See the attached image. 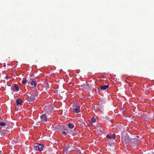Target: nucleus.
<instances>
[{"label": "nucleus", "mask_w": 154, "mask_h": 154, "mask_svg": "<svg viewBox=\"0 0 154 154\" xmlns=\"http://www.w3.org/2000/svg\"><path fill=\"white\" fill-rule=\"evenodd\" d=\"M9 132V131L7 130L4 129L1 131H0V133L2 136H5L6 134H8Z\"/></svg>", "instance_id": "nucleus-7"}, {"label": "nucleus", "mask_w": 154, "mask_h": 154, "mask_svg": "<svg viewBox=\"0 0 154 154\" xmlns=\"http://www.w3.org/2000/svg\"><path fill=\"white\" fill-rule=\"evenodd\" d=\"M6 125V124L4 122H0V125L2 126H5Z\"/></svg>", "instance_id": "nucleus-18"}, {"label": "nucleus", "mask_w": 154, "mask_h": 154, "mask_svg": "<svg viewBox=\"0 0 154 154\" xmlns=\"http://www.w3.org/2000/svg\"><path fill=\"white\" fill-rule=\"evenodd\" d=\"M80 106L77 103H75L73 104L72 106L73 111L76 113H78L80 111Z\"/></svg>", "instance_id": "nucleus-4"}, {"label": "nucleus", "mask_w": 154, "mask_h": 154, "mask_svg": "<svg viewBox=\"0 0 154 154\" xmlns=\"http://www.w3.org/2000/svg\"><path fill=\"white\" fill-rule=\"evenodd\" d=\"M66 127H63V128L64 129H65V130H66Z\"/></svg>", "instance_id": "nucleus-23"}, {"label": "nucleus", "mask_w": 154, "mask_h": 154, "mask_svg": "<svg viewBox=\"0 0 154 154\" xmlns=\"http://www.w3.org/2000/svg\"><path fill=\"white\" fill-rule=\"evenodd\" d=\"M90 123L95 122H96V119L94 117L92 118L90 120Z\"/></svg>", "instance_id": "nucleus-16"}, {"label": "nucleus", "mask_w": 154, "mask_h": 154, "mask_svg": "<svg viewBox=\"0 0 154 154\" xmlns=\"http://www.w3.org/2000/svg\"><path fill=\"white\" fill-rule=\"evenodd\" d=\"M67 126L70 129H73L74 127V125L72 123L68 124Z\"/></svg>", "instance_id": "nucleus-15"}, {"label": "nucleus", "mask_w": 154, "mask_h": 154, "mask_svg": "<svg viewBox=\"0 0 154 154\" xmlns=\"http://www.w3.org/2000/svg\"><path fill=\"white\" fill-rule=\"evenodd\" d=\"M26 80L25 78H23L22 81V83L24 85L26 84Z\"/></svg>", "instance_id": "nucleus-17"}, {"label": "nucleus", "mask_w": 154, "mask_h": 154, "mask_svg": "<svg viewBox=\"0 0 154 154\" xmlns=\"http://www.w3.org/2000/svg\"><path fill=\"white\" fill-rule=\"evenodd\" d=\"M13 89L14 91L15 90L17 91H18L19 90V88L17 84L14 85Z\"/></svg>", "instance_id": "nucleus-14"}, {"label": "nucleus", "mask_w": 154, "mask_h": 154, "mask_svg": "<svg viewBox=\"0 0 154 154\" xmlns=\"http://www.w3.org/2000/svg\"><path fill=\"white\" fill-rule=\"evenodd\" d=\"M5 79H6L8 80V77H7V76H6L5 77Z\"/></svg>", "instance_id": "nucleus-21"}, {"label": "nucleus", "mask_w": 154, "mask_h": 154, "mask_svg": "<svg viewBox=\"0 0 154 154\" xmlns=\"http://www.w3.org/2000/svg\"><path fill=\"white\" fill-rule=\"evenodd\" d=\"M67 132H67H66V131H63V132H62V134H63L64 136H65V135H66V132Z\"/></svg>", "instance_id": "nucleus-19"}, {"label": "nucleus", "mask_w": 154, "mask_h": 154, "mask_svg": "<svg viewBox=\"0 0 154 154\" xmlns=\"http://www.w3.org/2000/svg\"><path fill=\"white\" fill-rule=\"evenodd\" d=\"M131 139L128 134L125 131H123L121 135L122 141L127 145L130 144Z\"/></svg>", "instance_id": "nucleus-1"}, {"label": "nucleus", "mask_w": 154, "mask_h": 154, "mask_svg": "<svg viewBox=\"0 0 154 154\" xmlns=\"http://www.w3.org/2000/svg\"><path fill=\"white\" fill-rule=\"evenodd\" d=\"M31 96L27 98V100L29 102V103H32L34 101L35 99V97L38 96V94L36 91H31L30 92Z\"/></svg>", "instance_id": "nucleus-3"}, {"label": "nucleus", "mask_w": 154, "mask_h": 154, "mask_svg": "<svg viewBox=\"0 0 154 154\" xmlns=\"http://www.w3.org/2000/svg\"><path fill=\"white\" fill-rule=\"evenodd\" d=\"M22 100L20 99H18L16 101L17 105H21L22 103Z\"/></svg>", "instance_id": "nucleus-13"}, {"label": "nucleus", "mask_w": 154, "mask_h": 154, "mask_svg": "<svg viewBox=\"0 0 154 154\" xmlns=\"http://www.w3.org/2000/svg\"><path fill=\"white\" fill-rule=\"evenodd\" d=\"M142 119L143 121L147 122L148 120V118L147 116L144 114L142 115Z\"/></svg>", "instance_id": "nucleus-11"}, {"label": "nucleus", "mask_w": 154, "mask_h": 154, "mask_svg": "<svg viewBox=\"0 0 154 154\" xmlns=\"http://www.w3.org/2000/svg\"><path fill=\"white\" fill-rule=\"evenodd\" d=\"M3 66L4 67L6 66V64H5V63L4 64V65Z\"/></svg>", "instance_id": "nucleus-22"}, {"label": "nucleus", "mask_w": 154, "mask_h": 154, "mask_svg": "<svg viewBox=\"0 0 154 154\" xmlns=\"http://www.w3.org/2000/svg\"><path fill=\"white\" fill-rule=\"evenodd\" d=\"M106 137L109 139H114L116 137V134H110L106 136Z\"/></svg>", "instance_id": "nucleus-10"}, {"label": "nucleus", "mask_w": 154, "mask_h": 154, "mask_svg": "<svg viewBox=\"0 0 154 154\" xmlns=\"http://www.w3.org/2000/svg\"><path fill=\"white\" fill-rule=\"evenodd\" d=\"M43 145L40 144H38L36 145L35 146L34 148L35 149L39 151L43 150Z\"/></svg>", "instance_id": "nucleus-5"}, {"label": "nucleus", "mask_w": 154, "mask_h": 154, "mask_svg": "<svg viewBox=\"0 0 154 154\" xmlns=\"http://www.w3.org/2000/svg\"><path fill=\"white\" fill-rule=\"evenodd\" d=\"M137 138H134L133 139H131L130 144L133 145V143L135 144L136 143L138 142V141L140 140V138L139 137H137Z\"/></svg>", "instance_id": "nucleus-6"}, {"label": "nucleus", "mask_w": 154, "mask_h": 154, "mask_svg": "<svg viewBox=\"0 0 154 154\" xmlns=\"http://www.w3.org/2000/svg\"><path fill=\"white\" fill-rule=\"evenodd\" d=\"M29 83H30L32 85H34L35 88L37 85V83L33 80L30 79L29 81Z\"/></svg>", "instance_id": "nucleus-9"}, {"label": "nucleus", "mask_w": 154, "mask_h": 154, "mask_svg": "<svg viewBox=\"0 0 154 154\" xmlns=\"http://www.w3.org/2000/svg\"><path fill=\"white\" fill-rule=\"evenodd\" d=\"M42 121L44 122H46L47 121V116L45 114H43L40 116Z\"/></svg>", "instance_id": "nucleus-8"}, {"label": "nucleus", "mask_w": 154, "mask_h": 154, "mask_svg": "<svg viewBox=\"0 0 154 154\" xmlns=\"http://www.w3.org/2000/svg\"><path fill=\"white\" fill-rule=\"evenodd\" d=\"M76 148L73 146L70 145L69 143L66 144L63 148L64 154H67L70 152L74 150Z\"/></svg>", "instance_id": "nucleus-2"}, {"label": "nucleus", "mask_w": 154, "mask_h": 154, "mask_svg": "<svg viewBox=\"0 0 154 154\" xmlns=\"http://www.w3.org/2000/svg\"><path fill=\"white\" fill-rule=\"evenodd\" d=\"M97 107L99 108H100L101 109H102V108L100 106V105H99L98 106H97Z\"/></svg>", "instance_id": "nucleus-20"}, {"label": "nucleus", "mask_w": 154, "mask_h": 154, "mask_svg": "<svg viewBox=\"0 0 154 154\" xmlns=\"http://www.w3.org/2000/svg\"><path fill=\"white\" fill-rule=\"evenodd\" d=\"M109 87V86L108 85L101 86H100V89L102 91H103L108 88Z\"/></svg>", "instance_id": "nucleus-12"}]
</instances>
